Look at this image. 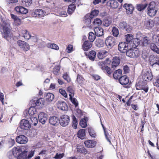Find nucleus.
<instances>
[{
	"label": "nucleus",
	"mask_w": 159,
	"mask_h": 159,
	"mask_svg": "<svg viewBox=\"0 0 159 159\" xmlns=\"http://www.w3.org/2000/svg\"><path fill=\"white\" fill-rule=\"evenodd\" d=\"M126 40L127 42L129 43L130 42H132V40L133 39V36L131 34H128L125 35Z\"/></svg>",
	"instance_id": "a18cd8bd"
},
{
	"label": "nucleus",
	"mask_w": 159,
	"mask_h": 159,
	"mask_svg": "<svg viewBox=\"0 0 159 159\" xmlns=\"http://www.w3.org/2000/svg\"><path fill=\"white\" fill-rule=\"evenodd\" d=\"M98 64L100 68L102 70H104L105 66V62L104 61H99L98 63Z\"/></svg>",
	"instance_id": "69168bd1"
},
{
	"label": "nucleus",
	"mask_w": 159,
	"mask_h": 159,
	"mask_svg": "<svg viewBox=\"0 0 159 159\" xmlns=\"http://www.w3.org/2000/svg\"><path fill=\"white\" fill-rule=\"evenodd\" d=\"M11 18L13 20L16 25L18 26L21 24V20L16 16L12 14H11Z\"/></svg>",
	"instance_id": "393cba45"
},
{
	"label": "nucleus",
	"mask_w": 159,
	"mask_h": 159,
	"mask_svg": "<svg viewBox=\"0 0 159 159\" xmlns=\"http://www.w3.org/2000/svg\"><path fill=\"white\" fill-rule=\"evenodd\" d=\"M120 63V59L117 57H114L111 62L112 68H115L118 66Z\"/></svg>",
	"instance_id": "6ab92c4d"
},
{
	"label": "nucleus",
	"mask_w": 159,
	"mask_h": 159,
	"mask_svg": "<svg viewBox=\"0 0 159 159\" xmlns=\"http://www.w3.org/2000/svg\"><path fill=\"white\" fill-rule=\"evenodd\" d=\"M122 70L120 69H118L115 71L113 74L114 78L115 79H118L121 76Z\"/></svg>",
	"instance_id": "bb28decb"
},
{
	"label": "nucleus",
	"mask_w": 159,
	"mask_h": 159,
	"mask_svg": "<svg viewBox=\"0 0 159 159\" xmlns=\"http://www.w3.org/2000/svg\"><path fill=\"white\" fill-rule=\"evenodd\" d=\"M138 95L137 93H134L132 96H131L129 99L128 101L126 102V104L127 106H129L131 102V100L133 99L134 101H135L137 99L136 98Z\"/></svg>",
	"instance_id": "c85d7f7f"
},
{
	"label": "nucleus",
	"mask_w": 159,
	"mask_h": 159,
	"mask_svg": "<svg viewBox=\"0 0 159 159\" xmlns=\"http://www.w3.org/2000/svg\"><path fill=\"white\" fill-rule=\"evenodd\" d=\"M86 37L84 36L82 40V41L83 42L82 45V48L84 51H87L92 46L93 43L89 41L86 40Z\"/></svg>",
	"instance_id": "423d86ee"
},
{
	"label": "nucleus",
	"mask_w": 159,
	"mask_h": 159,
	"mask_svg": "<svg viewBox=\"0 0 159 159\" xmlns=\"http://www.w3.org/2000/svg\"><path fill=\"white\" fill-rule=\"evenodd\" d=\"M17 43L20 48L24 51H26L30 49L29 44L24 41L19 40L17 41Z\"/></svg>",
	"instance_id": "0eeeda50"
},
{
	"label": "nucleus",
	"mask_w": 159,
	"mask_h": 159,
	"mask_svg": "<svg viewBox=\"0 0 159 159\" xmlns=\"http://www.w3.org/2000/svg\"><path fill=\"white\" fill-rule=\"evenodd\" d=\"M115 43V38L112 36L107 37L105 41V44L108 48L112 47L114 45Z\"/></svg>",
	"instance_id": "1a4fd4ad"
},
{
	"label": "nucleus",
	"mask_w": 159,
	"mask_h": 159,
	"mask_svg": "<svg viewBox=\"0 0 159 159\" xmlns=\"http://www.w3.org/2000/svg\"><path fill=\"white\" fill-rule=\"evenodd\" d=\"M157 11H148L147 14L150 16L152 17L154 16Z\"/></svg>",
	"instance_id": "e2e57ef3"
},
{
	"label": "nucleus",
	"mask_w": 159,
	"mask_h": 159,
	"mask_svg": "<svg viewBox=\"0 0 159 159\" xmlns=\"http://www.w3.org/2000/svg\"><path fill=\"white\" fill-rule=\"evenodd\" d=\"M123 6L126 10H134V7L131 4L125 3Z\"/></svg>",
	"instance_id": "49530a36"
},
{
	"label": "nucleus",
	"mask_w": 159,
	"mask_h": 159,
	"mask_svg": "<svg viewBox=\"0 0 159 159\" xmlns=\"http://www.w3.org/2000/svg\"><path fill=\"white\" fill-rule=\"evenodd\" d=\"M34 107L31 106L29 109L28 112L31 116H33V115L36 113V109Z\"/></svg>",
	"instance_id": "a19ab883"
},
{
	"label": "nucleus",
	"mask_w": 159,
	"mask_h": 159,
	"mask_svg": "<svg viewBox=\"0 0 159 159\" xmlns=\"http://www.w3.org/2000/svg\"><path fill=\"white\" fill-rule=\"evenodd\" d=\"M38 118L39 121L42 124H44L47 120V115L44 112H41L39 114Z\"/></svg>",
	"instance_id": "4468645a"
},
{
	"label": "nucleus",
	"mask_w": 159,
	"mask_h": 159,
	"mask_svg": "<svg viewBox=\"0 0 159 159\" xmlns=\"http://www.w3.org/2000/svg\"><path fill=\"white\" fill-rule=\"evenodd\" d=\"M30 119L31 122V123L32 124L34 125V126H36L38 123V120L37 118L33 116H31L30 117Z\"/></svg>",
	"instance_id": "8fccbe9b"
},
{
	"label": "nucleus",
	"mask_w": 159,
	"mask_h": 159,
	"mask_svg": "<svg viewBox=\"0 0 159 159\" xmlns=\"http://www.w3.org/2000/svg\"><path fill=\"white\" fill-rule=\"evenodd\" d=\"M57 107L63 111H66L68 109V106L64 102L59 101L57 104Z\"/></svg>",
	"instance_id": "dca6fc26"
},
{
	"label": "nucleus",
	"mask_w": 159,
	"mask_h": 159,
	"mask_svg": "<svg viewBox=\"0 0 159 159\" xmlns=\"http://www.w3.org/2000/svg\"><path fill=\"white\" fill-rule=\"evenodd\" d=\"M60 70V67L59 66H55L53 70V73L56 75H57Z\"/></svg>",
	"instance_id": "13d9d810"
},
{
	"label": "nucleus",
	"mask_w": 159,
	"mask_h": 159,
	"mask_svg": "<svg viewBox=\"0 0 159 159\" xmlns=\"http://www.w3.org/2000/svg\"><path fill=\"white\" fill-rule=\"evenodd\" d=\"M22 4L25 6H28L30 5L32 2V0H21Z\"/></svg>",
	"instance_id": "603ef678"
},
{
	"label": "nucleus",
	"mask_w": 159,
	"mask_h": 159,
	"mask_svg": "<svg viewBox=\"0 0 159 159\" xmlns=\"http://www.w3.org/2000/svg\"><path fill=\"white\" fill-rule=\"evenodd\" d=\"M62 77L64 80L66 81L68 83L70 82L71 81V79L70 77V76L67 72L65 73L63 75Z\"/></svg>",
	"instance_id": "3c124183"
},
{
	"label": "nucleus",
	"mask_w": 159,
	"mask_h": 159,
	"mask_svg": "<svg viewBox=\"0 0 159 159\" xmlns=\"http://www.w3.org/2000/svg\"><path fill=\"white\" fill-rule=\"evenodd\" d=\"M96 35L92 32H90L89 34L88 39L89 41L93 42L96 38Z\"/></svg>",
	"instance_id": "ea45409f"
},
{
	"label": "nucleus",
	"mask_w": 159,
	"mask_h": 159,
	"mask_svg": "<svg viewBox=\"0 0 159 159\" xmlns=\"http://www.w3.org/2000/svg\"><path fill=\"white\" fill-rule=\"evenodd\" d=\"M72 126L74 128L76 129L77 127L78 121L77 119L74 115L72 116Z\"/></svg>",
	"instance_id": "5fc2aeb1"
},
{
	"label": "nucleus",
	"mask_w": 159,
	"mask_h": 159,
	"mask_svg": "<svg viewBox=\"0 0 159 159\" xmlns=\"http://www.w3.org/2000/svg\"><path fill=\"white\" fill-rule=\"evenodd\" d=\"M118 49L121 53H126L128 50V43L125 42H120L118 46Z\"/></svg>",
	"instance_id": "6e6552de"
},
{
	"label": "nucleus",
	"mask_w": 159,
	"mask_h": 159,
	"mask_svg": "<svg viewBox=\"0 0 159 159\" xmlns=\"http://www.w3.org/2000/svg\"><path fill=\"white\" fill-rule=\"evenodd\" d=\"M108 52L105 50L100 51L98 53L97 56L98 58L102 59L107 56Z\"/></svg>",
	"instance_id": "5701e85b"
},
{
	"label": "nucleus",
	"mask_w": 159,
	"mask_h": 159,
	"mask_svg": "<svg viewBox=\"0 0 159 159\" xmlns=\"http://www.w3.org/2000/svg\"><path fill=\"white\" fill-rule=\"evenodd\" d=\"M31 125L29 122L25 119H23L20 122V127L22 129H28L31 127Z\"/></svg>",
	"instance_id": "9d476101"
},
{
	"label": "nucleus",
	"mask_w": 159,
	"mask_h": 159,
	"mask_svg": "<svg viewBox=\"0 0 159 159\" xmlns=\"http://www.w3.org/2000/svg\"><path fill=\"white\" fill-rule=\"evenodd\" d=\"M112 34L115 37H117L119 34L118 29L115 27H113L112 30Z\"/></svg>",
	"instance_id": "de8ad7c7"
},
{
	"label": "nucleus",
	"mask_w": 159,
	"mask_h": 159,
	"mask_svg": "<svg viewBox=\"0 0 159 159\" xmlns=\"http://www.w3.org/2000/svg\"><path fill=\"white\" fill-rule=\"evenodd\" d=\"M96 46L98 47H101L103 46L104 42L103 39H97L95 41Z\"/></svg>",
	"instance_id": "f704fd0d"
},
{
	"label": "nucleus",
	"mask_w": 159,
	"mask_h": 159,
	"mask_svg": "<svg viewBox=\"0 0 159 159\" xmlns=\"http://www.w3.org/2000/svg\"><path fill=\"white\" fill-rule=\"evenodd\" d=\"M96 52L94 50H92L89 52L88 57L90 60L94 61L96 57Z\"/></svg>",
	"instance_id": "473e14b6"
},
{
	"label": "nucleus",
	"mask_w": 159,
	"mask_h": 159,
	"mask_svg": "<svg viewBox=\"0 0 159 159\" xmlns=\"http://www.w3.org/2000/svg\"><path fill=\"white\" fill-rule=\"evenodd\" d=\"M136 89L137 90H143L145 93L148 92L149 88L147 82L143 81H139L136 84Z\"/></svg>",
	"instance_id": "20e7f679"
},
{
	"label": "nucleus",
	"mask_w": 159,
	"mask_h": 159,
	"mask_svg": "<svg viewBox=\"0 0 159 159\" xmlns=\"http://www.w3.org/2000/svg\"><path fill=\"white\" fill-rule=\"evenodd\" d=\"M27 152L26 151H24L19 154L17 157V159H27Z\"/></svg>",
	"instance_id": "4c0bfd02"
},
{
	"label": "nucleus",
	"mask_w": 159,
	"mask_h": 159,
	"mask_svg": "<svg viewBox=\"0 0 159 159\" xmlns=\"http://www.w3.org/2000/svg\"><path fill=\"white\" fill-rule=\"evenodd\" d=\"M105 71L107 73V75L110 76L111 75V74L113 72V71L111 70V68L107 66H106L104 69Z\"/></svg>",
	"instance_id": "09e8293b"
},
{
	"label": "nucleus",
	"mask_w": 159,
	"mask_h": 159,
	"mask_svg": "<svg viewBox=\"0 0 159 159\" xmlns=\"http://www.w3.org/2000/svg\"><path fill=\"white\" fill-rule=\"evenodd\" d=\"M119 27L120 29L125 30L127 32L130 30L129 26L127 25L125 22L123 21L120 22L119 25Z\"/></svg>",
	"instance_id": "b1692460"
},
{
	"label": "nucleus",
	"mask_w": 159,
	"mask_h": 159,
	"mask_svg": "<svg viewBox=\"0 0 159 159\" xmlns=\"http://www.w3.org/2000/svg\"><path fill=\"white\" fill-rule=\"evenodd\" d=\"M44 99L43 98H39L37 97L34 98L30 101V103L32 106L34 107L40 106V107H42L44 105Z\"/></svg>",
	"instance_id": "f03ea898"
},
{
	"label": "nucleus",
	"mask_w": 159,
	"mask_h": 159,
	"mask_svg": "<svg viewBox=\"0 0 159 159\" xmlns=\"http://www.w3.org/2000/svg\"><path fill=\"white\" fill-rule=\"evenodd\" d=\"M23 36L25 39L29 40L31 38V35L29 32L26 30H23L22 31Z\"/></svg>",
	"instance_id": "72a5a7b5"
},
{
	"label": "nucleus",
	"mask_w": 159,
	"mask_h": 159,
	"mask_svg": "<svg viewBox=\"0 0 159 159\" xmlns=\"http://www.w3.org/2000/svg\"><path fill=\"white\" fill-rule=\"evenodd\" d=\"M153 76L151 72L146 71L143 75L142 78L143 81L145 82L151 81L152 79Z\"/></svg>",
	"instance_id": "f8f14e48"
},
{
	"label": "nucleus",
	"mask_w": 159,
	"mask_h": 159,
	"mask_svg": "<svg viewBox=\"0 0 159 159\" xmlns=\"http://www.w3.org/2000/svg\"><path fill=\"white\" fill-rule=\"evenodd\" d=\"M76 149L77 152L80 153L85 155L88 153V151L84 146L82 145H78L77 146Z\"/></svg>",
	"instance_id": "f3484780"
},
{
	"label": "nucleus",
	"mask_w": 159,
	"mask_h": 159,
	"mask_svg": "<svg viewBox=\"0 0 159 159\" xmlns=\"http://www.w3.org/2000/svg\"><path fill=\"white\" fill-rule=\"evenodd\" d=\"M149 48L154 52L159 54V48L155 43H152L150 44Z\"/></svg>",
	"instance_id": "c756f323"
},
{
	"label": "nucleus",
	"mask_w": 159,
	"mask_h": 159,
	"mask_svg": "<svg viewBox=\"0 0 159 159\" xmlns=\"http://www.w3.org/2000/svg\"><path fill=\"white\" fill-rule=\"evenodd\" d=\"M66 91L68 93L69 97L70 96H74L75 94V91L73 88L71 86H69L67 88Z\"/></svg>",
	"instance_id": "c9c22d12"
},
{
	"label": "nucleus",
	"mask_w": 159,
	"mask_h": 159,
	"mask_svg": "<svg viewBox=\"0 0 159 159\" xmlns=\"http://www.w3.org/2000/svg\"><path fill=\"white\" fill-rule=\"evenodd\" d=\"M148 6L147 4H138L136 5V9L137 10H144Z\"/></svg>",
	"instance_id": "37998d69"
},
{
	"label": "nucleus",
	"mask_w": 159,
	"mask_h": 159,
	"mask_svg": "<svg viewBox=\"0 0 159 159\" xmlns=\"http://www.w3.org/2000/svg\"><path fill=\"white\" fill-rule=\"evenodd\" d=\"M2 23H0V31L2 36L5 39H7L10 33L11 29L9 25L6 21L2 20Z\"/></svg>",
	"instance_id": "f257e3e1"
},
{
	"label": "nucleus",
	"mask_w": 159,
	"mask_h": 159,
	"mask_svg": "<svg viewBox=\"0 0 159 159\" xmlns=\"http://www.w3.org/2000/svg\"><path fill=\"white\" fill-rule=\"evenodd\" d=\"M95 33L96 36L98 37H101L104 35V30L100 27H98L95 28L94 29Z\"/></svg>",
	"instance_id": "a211bd4d"
},
{
	"label": "nucleus",
	"mask_w": 159,
	"mask_h": 159,
	"mask_svg": "<svg viewBox=\"0 0 159 159\" xmlns=\"http://www.w3.org/2000/svg\"><path fill=\"white\" fill-rule=\"evenodd\" d=\"M126 53L127 56L131 58L137 57L140 53L139 50L136 48L128 49Z\"/></svg>",
	"instance_id": "7ed1b4c3"
},
{
	"label": "nucleus",
	"mask_w": 159,
	"mask_h": 159,
	"mask_svg": "<svg viewBox=\"0 0 159 159\" xmlns=\"http://www.w3.org/2000/svg\"><path fill=\"white\" fill-rule=\"evenodd\" d=\"M59 121L58 118L56 116H52L50 117L49 120V123L53 125H57Z\"/></svg>",
	"instance_id": "a878e982"
},
{
	"label": "nucleus",
	"mask_w": 159,
	"mask_h": 159,
	"mask_svg": "<svg viewBox=\"0 0 159 159\" xmlns=\"http://www.w3.org/2000/svg\"><path fill=\"white\" fill-rule=\"evenodd\" d=\"M85 136V129H80L77 133V136L81 139H84Z\"/></svg>",
	"instance_id": "2f4dec72"
},
{
	"label": "nucleus",
	"mask_w": 159,
	"mask_h": 159,
	"mask_svg": "<svg viewBox=\"0 0 159 159\" xmlns=\"http://www.w3.org/2000/svg\"><path fill=\"white\" fill-rule=\"evenodd\" d=\"M32 15L33 17L41 18L45 15H47L44 11H31Z\"/></svg>",
	"instance_id": "ddd939ff"
},
{
	"label": "nucleus",
	"mask_w": 159,
	"mask_h": 159,
	"mask_svg": "<svg viewBox=\"0 0 159 159\" xmlns=\"http://www.w3.org/2000/svg\"><path fill=\"white\" fill-rule=\"evenodd\" d=\"M59 93L64 97L67 98L68 97L67 94L65 90L61 89H59Z\"/></svg>",
	"instance_id": "bf43d9fd"
},
{
	"label": "nucleus",
	"mask_w": 159,
	"mask_h": 159,
	"mask_svg": "<svg viewBox=\"0 0 159 159\" xmlns=\"http://www.w3.org/2000/svg\"><path fill=\"white\" fill-rule=\"evenodd\" d=\"M84 143L87 147L92 148L94 147L95 146L96 142L95 141L89 140L85 141Z\"/></svg>",
	"instance_id": "aec40b11"
},
{
	"label": "nucleus",
	"mask_w": 159,
	"mask_h": 159,
	"mask_svg": "<svg viewBox=\"0 0 159 159\" xmlns=\"http://www.w3.org/2000/svg\"><path fill=\"white\" fill-rule=\"evenodd\" d=\"M16 140L18 143L23 144L26 143L28 141V139L25 135H21L16 137Z\"/></svg>",
	"instance_id": "9b49d317"
},
{
	"label": "nucleus",
	"mask_w": 159,
	"mask_h": 159,
	"mask_svg": "<svg viewBox=\"0 0 159 159\" xmlns=\"http://www.w3.org/2000/svg\"><path fill=\"white\" fill-rule=\"evenodd\" d=\"M87 129L90 136L92 138H95L96 136V134L93 129L89 127Z\"/></svg>",
	"instance_id": "7c9ffc66"
},
{
	"label": "nucleus",
	"mask_w": 159,
	"mask_h": 159,
	"mask_svg": "<svg viewBox=\"0 0 159 159\" xmlns=\"http://www.w3.org/2000/svg\"><path fill=\"white\" fill-rule=\"evenodd\" d=\"M111 21L109 20H108L107 19L104 20L103 21V25L104 26L106 27L109 26L111 24Z\"/></svg>",
	"instance_id": "680f3d73"
},
{
	"label": "nucleus",
	"mask_w": 159,
	"mask_h": 159,
	"mask_svg": "<svg viewBox=\"0 0 159 159\" xmlns=\"http://www.w3.org/2000/svg\"><path fill=\"white\" fill-rule=\"evenodd\" d=\"M48 47L56 50H58L59 49V47L55 43H49L48 44Z\"/></svg>",
	"instance_id": "864d4df0"
},
{
	"label": "nucleus",
	"mask_w": 159,
	"mask_h": 159,
	"mask_svg": "<svg viewBox=\"0 0 159 159\" xmlns=\"http://www.w3.org/2000/svg\"><path fill=\"white\" fill-rule=\"evenodd\" d=\"M70 120V117L68 116L63 115L60 117L59 120V123L61 126L65 127L68 125Z\"/></svg>",
	"instance_id": "39448f33"
},
{
	"label": "nucleus",
	"mask_w": 159,
	"mask_h": 159,
	"mask_svg": "<svg viewBox=\"0 0 159 159\" xmlns=\"http://www.w3.org/2000/svg\"><path fill=\"white\" fill-rule=\"evenodd\" d=\"M64 156L63 153L58 154V153H57L55 156V158L56 159H59L62 158Z\"/></svg>",
	"instance_id": "774afa93"
},
{
	"label": "nucleus",
	"mask_w": 159,
	"mask_h": 159,
	"mask_svg": "<svg viewBox=\"0 0 159 159\" xmlns=\"http://www.w3.org/2000/svg\"><path fill=\"white\" fill-rule=\"evenodd\" d=\"M54 96L53 94L48 93L44 96V98L47 102H50L54 99Z\"/></svg>",
	"instance_id": "cd10ccee"
},
{
	"label": "nucleus",
	"mask_w": 159,
	"mask_h": 159,
	"mask_svg": "<svg viewBox=\"0 0 159 159\" xmlns=\"http://www.w3.org/2000/svg\"><path fill=\"white\" fill-rule=\"evenodd\" d=\"M144 25L148 29L151 28L154 26V23L152 20L151 19H146L144 22Z\"/></svg>",
	"instance_id": "412c9836"
},
{
	"label": "nucleus",
	"mask_w": 159,
	"mask_h": 159,
	"mask_svg": "<svg viewBox=\"0 0 159 159\" xmlns=\"http://www.w3.org/2000/svg\"><path fill=\"white\" fill-rule=\"evenodd\" d=\"M17 12H18L20 15V14H21L23 16V15H25V16H24V17H23L24 18H25L28 17L26 15V14L28 13V11H16Z\"/></svg>",
	"instance_id": "052dcab7"
},
{
	"label": "nucleus",
	"mask_w": 159,
	"mask_h": 159,
	"mask_svg": "<svg viewBox=\"0 0 159 159\" xmlns=\"http://www.w3.org/2000/svg\"><path fill=\"white\" fill-rule=\"evenodd\" d=\"M74 96H72L71 95L69 97V100L72 103L74 104L75 107L78 106V102L77 99L75 98H73Z\"/></svg>",
	"instance_id": "c03bdc74"
},
{
	"label": "nucleus",
	"mask_w": 159,
	"mask_h": 159,
	"mask_svg": "<svg viewBox=\"0 0 159 159\" xmlns=\"http://www.w3.org/2000/svg\"><path fill=\"white\" fill-rule=\"evenodd\" d=\"M93 18L89 14H87L84 17L83 20V22L86 25H89L91 22V19Z\"/></svg>",
	"instance_id": "4be33fe9"
},
{
	"label": "nucleus",
	"mask_w": 159,
	"mask_h": 159,
	"mask_svg": "<svg viewBox=\"0 0 159 159\" xmlns=\"http://www.w3.org/2000/svg\"><path fill=\"white\" fill-rule=\"evenodd\" d=\"M99 12V11H91V13L89 15L92 18H93L94 16H97Z\"/></svg>",
	"instance_id": "0e129e2a"
},
{
	"label": "nucleus",
	"mask_w": 159,
	"mask_h": 159,
	"mask_svg": "<svg viewBox=\"0 0 159 159\" xmlns=\"http://www.w3.org/2000/svg\"><path fill=\"white\" fill-rule=\"evenodd\" d=\"M84 79L83 77L81 75L78 74L76 80V82L79 84H83Z\"/></svg>",
	"instance_id": "79ce46f5"
},
{
	"label": "nucleus",
	"mask_w": 159,
	"mask_h": 159,
	"mask_svg": "<svg viewBox=\"0 0 159 159\" xmlns=\"http://www.w3.org/2000/svg\"><path fill=\"white\" fill-rule=\"evenodd\" d=\"M155 3L154 2H151L148 7V10H154L155 8Z\"/></svg>",
	"instance_id": "4d7b16f0"
},
{
	"label": "nucleus",
	"mask_w": 159,
	"mask_h": 159,
	"mask_svg": "<svg viewBox=\"0 0 159 159\" xmlns=\"http://www.w3.org/2000/svg\"><path fill=\"white\" fill-rule=\"evenodd\" d=\"M129 79L126 75L121 76L119 79V83L122 85H126L129 83Z\"/></svg>",
	"instance_id": "2eb2a0df"
},
{
	"label": "nucleus",
	"mask_w": 159,
	"mask_h": 159,
	"mask_svg": "<svg viewBox=\"0 0 159 159\" xmlns=\"http://www.w3.org/2000/svg\"><path fill=\"white\" fill-rule=\"evenodd\" d=\"M73 46L71 44L69 45L66 48L67 52L68 53H70L73 51Z\"/></svg>",
	"instance_id": "338daca9"
},
{
	"label": "nucleus",
	"mask_w": 159,
	"mask_h": 159,
	"mask_svg": "<svg viewBox=\"0 0 159 159\" xmlns=\"http://www.w3.org/2000/svg\"><path fill=\"white\" fill-rule=\"evenodd\" d=\"M87 117H84V118L81 119L80 120V125L82 127L85 128L87 126Z\"/></svg>",
	"instance_id": "e433bc0d"
},
{
	"label": "nucleus",
	"mask_w": 159,
	"mask_h": 159,
	"mask_svg": "<svg viewBox=\"0 0 159 159\" xmlns=\"http://www.w3.org/2000/svg\"><path fill=\"white\" fill-rule=\"evenodd\" d=\"M102 22V21L100 19L96 18L94 19L93 22V24L94 25L99 26L101 25Z\"/></svg>",
	"instance_id": "6e6d98bb"
},
{
	"label": "nucleus",
	"mask_w": 159,
	"mask_h": 159,
	"mask_svg": "<svg viewBox=\"0 0 159 159\" xmlns=\"http://www.w3.org/2000/svg\"><path fill=\"white\" fill-rule=\"evenodd\" d=\"M20 149L16 147H14L12 149V153L15 157H17L19 154Z\"/></svg>",
	"instance_id": "58836bf2"
}]
</instances>
